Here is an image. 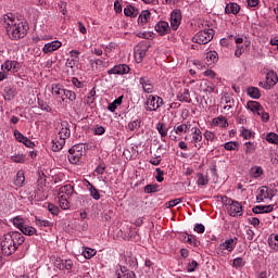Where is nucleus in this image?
<instances>
[{"instance_id":"obj_1","label":"nucleus","mask_w":278,"mask_h":278,"mask_svg":"<svg viewBox=\"0 0 278 278\" xmlns=\"http://www.w3.org/2000/svg\"><path fill=\"white\" fill-rule=\"evenodd\" d=\"M1 25L7 29V34L11 40H21L29 31V24L27 22H16V16L12 13L3 15Z\"/></svg>"},{"instance_id":"obj_2","label":"nucleus","mask_w":278,"mask_h":278,"mask_svg":"<svg viewBox=\"0 0 278 278\" xmlns=\"http://www.w3.org/2000/svg\"><path fill=\"white\" fill-rule=\"evenodd\" d=\"M25 242V237L18 231H10L3 236L1 241V251L4 255H13Z\"/></svg>"},{"instance_id":"obj_3","label":"nucleus","mask_w":278,"mask_h":278,"mask_svg":"<svg viewBox=\"0 0 278 278\" xmlns=\"http://www.w3.org/2000/svg\"><path fill=\"white\" fill-rule=\"evenodd\" d=\"M214 39V29H204L200 30L192 38V42L197 45H207V42H212Z\"/></svg>"},{"instance_id":"obj_4","label":"nucleus","mask_w":278,"mask_h":278,"mask_svg":"<svg viewBox=\"0 0 278 278\" xmlns=\"http://www.w3.org/2000/svg\"><path fill=\"white\" fill-rule=\"evenodd\" d=\"M147 112H157L164 105V99L157 96L150 94L146 101Z\"/></svg>"},{"instance_id":"obj_5","label":"nucleus","mask_w":278,"mask_h":278,"mask_svg":"<svg viewBox=\"0 0 278 278\" xmlns=\"http://www.w3.org/2000/svg\"><path fill=\"white\" fill-rule=\"evenodd\" d=\"M277 81V73H275V71H270L266 74V81L260 83L258 86H262L265 90H270L273 86H276Z\"/></svg>"},{"instance_id":"obj_6","label":"nucleus","mask_w":278,"mask_h":278,"mask_svg":"<svg viewBox=\"0 0 278 278\" xmlns=\"http://www.w3.org/2000/svg\"><path fill=\"white\" fill-rule=\"evenodd\" d=\"M58 197H65V199L73 201L77 197V192H75V188L72 185H65L59 189Z\"/></svg>"},{"instance_id":"obj_7","label":"nucleus","mask_w":278,"mask_h":278,"mask_svg":"<svg viewBox=\"0 0 278 278\" xmlns=\"http://www.w3.org/2000/svg\"><path fill=\"white\" fill-rule=\"evenodd\" d=\"M179 25H181V10L176 9L170 14V26L174 31L179 29Z\"/></svg>"},{"instance_id":"obj_8","label":"nucleus","mask_w":278,"mask_h":278,"mask_svg":"<svg viewBox=\"0 0 278 278\" xmlns=\"http://www.w3.org/2000/svg\"><path fill=\"white\" fill-rule=\"evenodd\" d=\"M131 71L127 64H117L108 71V75H127Z\"/></svg>"},{"instance_id":"obj_9","label":"nucleus","mask_w":278,"mask_h":278,"mask_svg":"<svg viewBox=\"0 0 278 278\" xmlns=\"http://www.w3.org/2000/svg\"><path fill=\"white\" fill-rule=\"evenodd\" d=\"M139 84L143 90V92H146L147 94H151L154 90L153 87V81L151 80V78L147 77V76H141L139 78Z\"/></svg>"},{"instance_id":"obj_10","label":"nucleus","mask_w":278,"mask_h":278,"mask_svg":"<svg viewBox=\"0 0 278 278\" xmlns=\"http://www.w3.org/2000/svg\"><path fill=\"white\" fill-rule=\"evenodd\" d=\"M192 139H191V144H194L195 149H200L201 146H199V142L203 140V134L201 132V129L199 127H192Z\"/></svg>"},{"instance_id":"obj_11","label":"nucleus","mask_w":278,"mask_h":278,"mask_svg":"<svg viewBox=\"0 0 278 278\" xmlns=\"http://www.w3.org/2000/svg\"><path fill=\"white\" fill-rule=\"evenodd\" d=\"M54 266L55 268H59V270H71L73 268V261L56 258Z\"/></svg>"},{"instance_id":"obj_12","label":"nucleus","mask_w":278,"mask_h":278,"mask_svg":"<svg viewBox=\"0 0 278 278\" xmlns=\"http://www.w3.org/2000/svg\"><path fill=\"white\" fill-rule=\"evenodd\" d=\"M230 216H242V204L238 201H232L228 208Z\"/></svg>"},{"instance_id":"obj_13","label":"nucleus","mask_w":278,"mask_h":278,"mask_svg":"<svg viewBox=\"0 0 278 278\" xmlns=\"http://www.w3.org/2000/svg\"><path fill=\"white\" fill-rule=\"evenodd\" d=\"M238 244V238H230L227 239L225 242H223L220 244V250L222 251H229V253H231V251H233V249H236V245Z\"/></svg>"},{"instance_id":"obj_14","label":"nucleus","mask_w":278,"mask_h":278,"mask_svg":"<svg viewBox=\"0 0 278 278\" xmlns=\"http://www.w3.org/2000/svg\"><path fill=\"white\" fill-rule=\"evenodd\" d=\"M62 47V42L59 40L48 42L43 46L42 52L46 54L53 53V51H58Z\"/></svg>"},{"instance_id":"obj_15","label":"nucleus","mask_w":278,"mask_h":278,"mask_svg":"<svg viewBox=\"0 0 278 278\" xmlns=\"http://www.w3.org/2000/svg\"><path fill=\"white\" fill-rule=\"evenodd\" d=\"M155 31L160 34V36H166V34L170 33V26L168 25V22L161 21L155 25Z\"/></svg>"},{"instance_id":"obj_16","label":"nucleus","mask_w":278,"mask_h":278,"mask_svg":"<svg viewBox=\"0 0 278 278\" xmlns=\"http://www.w3.org/2000/svg\"><path fill=\"white\" fill-rule=\"evenodd\" d=\"M247 108H248V110H251L253 112V114H256L257 116H260V114H262V110H264V106H262V104H260V102L253 101V100L248 101Z\"/></svg>"},{"instance_id":"obj_17","label":"nucleus","mask_w":278,"mask_h":278,"mask_svg":"<svg viewBox=\"0 0 278 278\" xmlns=\"http://www.w3.org/2000/svg\"><path fill=\"white\" fill-rule=\"evenodd\" d=\"M275 207L273 205H256L252 208L253 214H270Z\"/></svg>"},{"instance_id":"obj_18","label":"nucleus","mask_w":278,"mask_h":278,"mask_svg":"<svg viewBox=\"0 0 278 278\" xmlns=\"http://www.w3.org/2000/svg\"><path fill=\"white\" fill-rule=\"evenodd\" d=\"M64 86L62 84H52L51 86V92L54 94V97H60L62 101H64V93H65Z\"/></svg>"},{"instance_id":"obj_19","label":"nucleus","mask_w":278,"mask_h":278,"mask_svg":"<svg viewBox=\"0 0 278 278\" xmlns=\"http://www.w3.org/2000/svg\"><path fill=\"white\" fill-rule=\"evenodd\" d=\"M270 192H273L271 190H268V187H262L260 189V194L256 197V201H258V203H262V201H264V199H273V194H270Z\"/></svg>"},{"instance_id":"obj_20","label":"nucleus","mask_w":278,"mask_h":278,"mask_svg":"<svg viewBox=\"0 0 278 278\" xmlns=\"http://www.w3.org/2000/svg\"><path fill=\"white\" fill-rule=\"evenodd\" d=\"M177 99L182 103H192V98H190L189 89H184L181 92H179Z\"/></svg>"},{"instance_id":"obj_21","label":"nucleus","mask_w":278,"mask_h":278,"mask_svg":"<svg viewBox=\"0 0 278 278\" xmlns=\"http://www.w3.org/2000/svg\"><path fill=\"white\" fill-rule=\"evenodd\" d=\"M190 129L192 130V124H190V123L180 124V125L174 127V131L178 136H181V134H186L187 131H190Z\"/></svg>"},{"instance_id":"obj_22","label":"nucleus","mask_w":278,"mask_h":278,"mask_svg":"<svg viewBox=\"0 0 278 278\" xmlns=\"http://www.w3.org/2000/svg\"><path fill=\"white\" fill-rule=\"evenodd\" d=\"M225 12L227 14H238L240 12V5L236 2H229L225 7Z\"/></svg>"},{"instance_id":"obj_23","label":"nucleus","mask_w":278,"mask_h":278,"mask_svg":"<svg viewBox=\"0 0 278 278\" xmlns=\"http://www.w3.org/2000/svg\"><path fill=\"white\" fill-rule=\"evenodd\" d=\"M60 140H64L66 142L67 138H71V129L68 128V124L64 125L62 124V128L59 131Z\"/></svg>"},{"instance_id":"obj_24","label":"nucleus","mask_w":278,"mask_h":278,"mask_svg":"<svg viewBox=\"0 0 278 278\" xmlns=\"http://www.w3.org/2000/svg\"><path fill=\"white\" fill-rule=\"evenodd\" d=\"M81 157H84V154L76 150V152H70L68 161L71 164H79V162H81Z\"/></svg>"},{"instance_id":"obj_25","label":"nucleus","mask_w":278,"mask_h":278,"mask_svg":"<svg viewBox=\"0 0 278 278\" xmlns=\"http://www.w3.org/2000/svg\"><path fill=\"white\" fill-rule=\"evenodd\" d=\"M124 14L125 16H129L130 18H136V16H138L139 14V11L134 5H127L124 9Z\"/></svg>"},{"instance_id":"obj_26","label":"nucleus","mask_w":278,"mask_h":278,"mask_svg":"<svg viewBox=\"0 0 278 278\" xmlns=\"http://www.w3.org/2000/svg\"><path fill=\"white\" fill-rule=\"evenodd\" d=\"M151 18V12L146 10L142 11L138 16V25H147V22Z\"/></svg>"},{"instance_id":"obj_27","label":"nucleus","mask_w":278,"mask_h":278,"mask_svg":"<svg viewBox=\"0 0 278 278\" xmlns=\"http://www.w3.org/2000/svg\"><path fill=\"white\" fill-rule=\"evenodd\" d=\"M247 94L248 97H251V99H260V97H262L260 88L257 87H249L247 89Z\"/></svg>"},{"instance_id":"obj_28","label":"nucleus","mask_w":278,"mask_h":278,"mask_svg":"<svg viewBox=\"0 0 278 278\" xmlns=\"http://www.w3.org/2000/svg\"><path fill=\"white\" fill-rule=\"evenodd\" d=\"M141 125H142V119L136 118L128 123L127 129H129V131H136L137 129H140Z\"/></svg>"},{"instance_id":"obj_29","label":"nucleus","mask_w":278,"mask_h":278,"mask_svg":"<svg viewBox=\"0 0 278 278\" xmlns=\"http://www.w3.org/2000/svg\"><path fill=\"white\" fill-rule=\"evenodd\" d=\"M81 153L83 155H86V144L84 143H78L73 146L70 150L68 153Z\"/></svg>"},{"instance_id":"obj_30","label":"nucleus","mask_w":278,"mask_h":278,"mask_svg":"<svg viewBox=\"0 0 278 278\" xmlns=\"http://www.w3.org/2000/svg\"><path fill=\"white\" fill-rule=\"evenodd\" d=\"M122 103H123V96L115 99L112 103H109L108 111L116 112V109L118 108V105H122Z\"/></svg>"},{"instance_id":"obj_31","label":"nucleus","mask_w":278,"mask_h":278,"mask_svg":"<svg viewBox=\"0 0 278 278\" xmlns=\"http://www.w3.org/2000/svg\"><path fill=\"white\" fill-rule=\"evenodd\" d=\"M68 201H71V198H66V195L59 197V203H60L61 210H68L71 207V204Z\"/></svg>"},{"instance_id":"obj_32","label":"nucleus","mask_w":278,"mask_h":278,"mask_svg":"<svg viewBox=\"0 0 278 278\" xmlns=\"http://www.w3.org/2000/svg\"><path fill=\"white\" fill-rule=\"evenodd\" d=\"M23 184H25V174L23 172H17L16 178L14 179V185L17 188H22Z\"/></svg>"},{"instance_id":"obj_33","label":"nucleus","mask_w":278,"mask_h":278,"mask_svg":"<svg viewBox=\"0 0 278 278\" xmlns=\"http://www.w3.org/2000/svg\"><path fill=\"white\" fill-rule=\"evenodd\" d=\"M206 61L210 62V64H216V62H218V52L217 51H208L206 53Z\"/></svg>"},{"instance_id":"obj_34","label":"nucleus","mask_w":278,"mask_h":278,"mask_svg":"<svg viewBox=\"0 0 278 278\" xmlns=\"http://www.w3.org/2000/svg\"><path fill=\"white\" fill-rule=\"evenodd\" d=\"M66 144V141H64L63 139L60 140H53L52 141V151L58 152V151H62V149H64V146Z\"/></svg>"},{"instance_id":"obj_35","label":"nucleus","mask_w":278,"mask_h":278,"mask_svg":"<svg viewBox=\"0 0 278 278\" xmlns=\"http://www.w3.org/2000/svg\"><path fill=\"white\" fill-rule=\"evenodd\" d=\"M213 125L216 127H227L229 123H227V118L225 116H219L213 119Z\"/></svg>"},{"instance_id":"obj_36","label":"nucleus","mask_w":278,"mask_h":278,"mask_svg":"<svg viewBox=\"0 0 278 278\" xmlns=\"http://www.w3.org/2000/svg\"><path fill=\"white\" fill-rule=\"evenodd\" d=\"M268 244L273 251H278V235H270L268 238Z\"/></svg>"},{"instance_id":"obj_37","label":"nucleus","mask_w":278,"mask_h":278,"mask_svg":"<svg viewBox=\"0 0 278 278\" xmlns=\"http://www.w3.org/2000/svg\"><path fill=\"white\" fill-rule=\"evenodd\" d=\"M250 174L254 179H257V177H262V175H264V169L260 166H254L251 168Z\"/></svg>"},{"instance_id":"obj_38","label":"nucleus","mask_w":278,"mask_h":278,"mask_svg":"<svg viewBox=\"0 0 278 278\" xmlns=\"http://www.w3.org/2000/svg\"><path fill=\"white\" fill-rule=\"evenodd\" d=\"M144 192H146V194H153V192H160V185H157V184L147 185L144 187Z\"/></svg>"},{"instance_id":"obj_39","label":"nucleus","mask_w":278,"mask_h":278,"mask_svg":"<svg viewBox=\"0 0 278 278\" xmlns=\"http://www.w3.org/2000/svg\"><path fill=\"white\" fill-rule=\"evenodd\" d=\"M20 231H22L24 236H34L36 233V228L24 224Z\"/></svg>"},{"instance_id":"obj_40","label":"nucleus","mask_w":278,"mask_h":278,"mask_svg":"<svg viewBox=\"0 0 278 278\" xmlns=\"http://www.w3.org/2000/svg\"><path fill=\"white\" fill-rule=\"evenodd\" d=\"M14 97H15L14 89H12V87H5L4 88L5 101H12V99H14Z\"/></svg>"},{"instance_id":"obj_41","label":"nucleus","mask_w":278,"mask_h":278,"mask_svg":"<svg viewBox=\"0 0 278 278\" xmlns=\"http://www.w3.org/2000/svg\"><path fill=\"white\" fill-rule=\"evenodd\" d=\"M37 103L38 108H40V110H42L43 112H52L51 106L45 100H40V98H38Z\"/></svg>"},{"instance_id":"obj_42","label":"nucleus","mask_w":278,"mask_h":278,"mask_svg":"<svg viewBox=\"0 0 278 278\" xmlns=\"http://www.w3.org/2000/svg\"><path fill=\"white\" fill-rule=\"evenodd\" d=\"M83 255L86 260H92L97 255V250L86 248L85 251L83 252Z\"/></svg>"},{"instance_id":"obj_43","label":"nucleus","mask_w":278,"mask_h":278,"mask_svg":"<svg viewBox=\"0 0 278 278\" xmlns=\"http://www.w3.org/2000/svg\"><path fill=\"white\" fill-rule=\"evenodd\" d=\"M266 140H267V142H269V144H278L277 132H268L266 136Z\"/></svg>"},{"instance_id":"obj_44","label":"nucleus","mask_w":278,"mask_h":278,"mask_svg":"<svg viewBox=\"0 0 278 278\" xmlns=\"http://www.w3.org/2000/svg\"><path fill=\"white\" fill-rule=\"evenodd\" d=\"M88 190L90 192V197H92L94 201H99V199H101V193H99V190H97L94 186L90 185Z\"/></svg>"},{"instance_id":"obj_45","label":"nucleus","mask_w":278,"mask_h":278,"mask_svg":"<svg viewBox=\"0 0 278 278\" xmlns=\"http://www.w3.org/2000/svg\"><path fill=\"white\" fill-rule=\"evenodd\" d=\"M156 129H157L161 138H166L168 136V129L164 128V124L163 123H159L156 125Z\"/></svg>"},{"instance_id":"obj_46","label":"nucleus","mask_w":278,"mask_h":278,"mask_svg":"<svg viewBox=\"0 0 278 278\" xmlns=\"http://www.w3.org/2000/svg\"><path fill=\"white\" fill-rule=\"evenodd\" d=\"M65 93H63V97L65 99H68V101L73 102L77 99V93H75L74 91H71L68 89H65L64 91Z\"/></svg>"},{"instance_id":"obj_47","label":"nucleus","mask_w":278,"mask_h":278,"mask_svg":"<svg viewBox=\"0 0 278 278\" xmlns=\"http://www.w3.org/2000/svg\"><path fill=\"white\" fill-rule=\"evenodd\" d=\"M207 184H210L207 176H204L203 174L198 173V186H207Z\"/></svg>"},{"instance_id":"obj_48","label":"nucleus","mask_w":278,"mask_h":278,"mask_svg":"<svg viewBox=\"0 0 278 278\" xmlns=\"http://www.w3.org/2000/svg\"><path fill=\"white\" fill-rule=\"evenodd\" d=\"M204 138L207 141V144H210V142H214V140H216V135L210 130H205Z\"/></svg>"},{"instance_id":"obj_49","label":"nucleus","mask_w":278,"mask_h":278,"mask_svg":"<svg viewBox=\"0 0 278 278\" xmlns=\"http://www.w3.org/2000/svg\"><path fill=\"white\" fill-rule=\"evenodd\" d=\"M12 162H15V164H25V155L24 154H17L11 156Z\"/></svg>"},{"instance_id":"obj_50","label":"nucleus","mask_w":278,"mask_h":278,"mask_svg":"<svg viewBox=\"0 0 278 278\" xmlns=\"http://www.w3.org/2000/svg\"><path fill=\"white\" fill-rule=\"evenodd\" d=\"M226 151H236L238 149V142L236 141H228L224 144Z\"/></svg>"},{"instance_id":"obj_51","label":"nucleus","mask_w":278,"mask_h":278,"mask_svg":"<svg viewBox=\"0 0 278 278\" xmlns=\"http://www.w3.org/2000/svg\"><path fill=\"white\" fill-rule=\"evenodd\" d=\"M97 96V90H94V88H92L89 91V94L87 96V103L88 105H92V103H94V97Z\"/></svg>"},{"instance_id":"obj_52","label":"nucleus","mask_w":278,"mask_h":278,"mask_svg":"<svg viewBox=\"0 0 278 278\" xmlns=\"http://www.w3.org/2000/svg\"><path fill=\"white\" fill-rule=\"evenodd\" d=\"M48 212H50V214H53L54 216H58V214H60V207L55 206V204L53 203H49Z\"/></svg>"},{"instance_id":"obj_53","label":"nucleus","mask_w":278,"mask_h":278,"mask_svg":"<svg viewBox=\"0 0 278 278\" xmlns=\"http://www.w3.org/2000/svg\"><path fill=\"white\" fill-rule=\"evenodd\" d=\"M244 260H242V257H237L232 261V266H235V268H242L244 266Z\"/></svg>"},{"instance_id":"obj_54","label":"nucleus","mask_w":278,"mask_h":278,"mask_svg":"<svg viewBox=\"0 0 278 278\" xmlns=\"http://www.w3.org/2000/svg\"><path fill=\"white\" fill-rule=\"evenodd\" d=\"M155 179L156 181H159V184H162V181H164V170H162V168L160 167L156 168Z\"/></svg>"},{"instance_id":"obj_55","label":"nucleus","mask_w":278,"mask_h":278,"mask_svg":"<svg viewBox=\"0 0 278 278\" xmlns=\"http://www.w3.org/2000/svg\"><path fill=\"white\" fill-rule=\"evenodd\" d=\"M241 136H242V138H244V140H251L253 132L247 128H242Z\"/></svg>"},{"instance_id":"obj_56","label":"nucleus","mask_w":278,"mask_h":278,"mask_svg":"<svg viewBox=\"0 0 278 278\" xmlns=\"http://www.w3.org/2000/svg\"><path fill=\"white\" fill-rule=\"evenodd\" d=\"M222 101H224V103H226V105H233L236 103L233 98H231V96H227V94L222 97Z\"/></svg>"},{"instance_id":"obj_57","label":"nucleus","mask_w":278,"mask_h":278,"mask_svg":"<svg viewBox=\"0 0 278 278\" xmlns=\"http://www.w3.org/2000/svg\"><path fill=\"white\" fill-rule=\"evenodd\" d=\"M105 163H100L96 169H94V173H97V175H103L105 173Z\"/></svg>"},{"instance_id":"obj_58","label":"nucleus","mask_w":278,"mask_h":278,"mask_svg":"<svg viewBox=\"0 0 278 278\" xmlns=\"http://www.w3.org/2000/svg\"><path fill=\"white\" fill-rule=\"evenodd\" d=\"M13 225L15 227H17V229L22 230L24 225H25V223H23V219H21L18 217H15V218H13Z\"/></svg>"},{"instance_id":"obj_59","label":"nucleus","mask_w":278,"mask_h":278,"mask_svg":"<svg viewBox=\"0 0 278 278\" xmlns=\"http://www.w3.org/2000/svg\"><path fill=\"white\" fill-rule=\"evenodd\" d=\"M36 225H38V227H51V222L47 219H36Z\"/></svg>"},{"instance_id":"obj_60","label":"nucleus","mask_w":278,"mask_h":278,"mask_svg":"<svg viewBox=\"0 0 278 278\" xmlns=\"http://www.w3.org/2000/svg\"><path fill=\"white\" fill-rule=\"evenodd\" d=\"M193 231L197 233H205V226L203 224H195Z\"/></svg>"},{"instance_id":"obj_61","label":"nucleus","mask_w":278,"mask_h":278,"mask_svg":"<svg viewBox=\"0 0 278 278\" xmlns=\"http://www.w3.org/2000/svg\"><path fill=\"white\" fill-rule=\"evenodd\" d=\"M12 66H14V62L13 61H5L2 64V70L10 72V71H12Z\"/></svg>"},{"instance_id":"obj_62","label":"nucleus","mask_w":278,"mask_h":278,"mask_svg":"<svg viewBox=\"0 0 278 278\" xmlns=\"http://www.w3.org/2000/svg\"><path fill=\"white\" fill-rule=\"evenodd\" d=\"M117 278H136V273L131 271H126V274L121 275V273L117 274Z\"/></svg>"},{"instance_id":"obj_63","label":"nucleus","mask_w":278,"mask_h":278,"mask_svg":"<svg viewBox=\"0 0 278 278\" xmlns=\"http://www.w3.org/2000/svg\"><path fill=\"white\" fill-rule=\"evenodd\" d=\"M197 266H199V263H197V261H192L191 263H189L187 266L188 273H194Z\"/></svg>"},{"instance_id":"obj_64","label":"nucleus","mask_w":278,"mask_h":278,"mask_svg":"<svg viewBox=\"0 0 278 278\" xmlns=\"http://www.w3.org/2000/svg\"><path fill=\"white\" fill-rule=\"evenodd\" d=\"M14 137H15V140H17V142H23L25 140V136L18 131V130H14Z\"/></svg>"}]
</instances>
